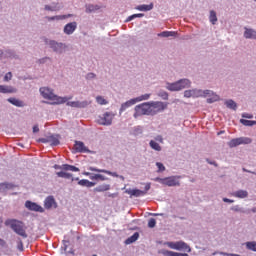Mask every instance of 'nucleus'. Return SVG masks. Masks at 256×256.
<instances>
[{
  "label": "nucleus",
  "instance_id": "obj_1",
  "mask_svg": "<svg viewBox=\"0 0 256 256\" xmlns=\"http://www.w3.org/2000/svg\"><path fill=\"white\" fill-rule=\"evenodd\" d=\"M184 97H209L207 98V103H215V101H219V95L214 94L211 90H186L184 92Z\"/></svg>",
  "mask_w": 256,
  "mask_h": 256
},
{
  "label": "nucleus",
  "instance_id": "obj_2",
  "mask_svg": "<svg viewBox=\"0 0 256 256\" xmlns=\"http://www.w3.org/2000/svg\"><path fill=\"white\" fill-rule=\"evenodd\" d=\"M40 93L44 99H47L48 101H52L51 105H61L62 103H67L69 99L67 97H59L53 93V90L48 87H41L40 88Z\"/></svg>",
  "mask_w": 256,
  "mask_h": 256
},
{
  "label": "nucleus",
  "instance_id": "obj_3",
  "mask_svg": "<svg viewBox=\"0 0 256 256\" xmlns=\"http://www.w3.org/2000/svg\"><path fill=\"white\" fill-rule=\"evenodd\" d=\"M5 225L7 227H10L12 231H14V233L19 235L20 237H23V239H27V228L22 221H19L17 219H8L5 221Z\"/></svg>",
  "mask_w": 256,
  "mask_h": 256
},
{
  "label": "nucleus",
  "instance_id": "obj_4",
  "mask_svg": "<svg viewBox=\"0 0 256 256\" xmlns=\"http://www.w3.org/2000/svg\"><path fill=\"white\" fill-rule=\"evenodd\" d=\"M188 87H191L189 79H182L167 85L168 91H181L182 89H188Z\"/></svg>",
  "mask_w": 256,
  "mask_h": 256
},
{
  "label": "nucleus",
  "instance_id": "obj_5",
  "mask_svg": "<svg viewBox=\"0 0 256 256\" xmlns=\"http://www.w3.org/2000/svg\"><path fill=\"white\" fill-rule=\"evenodd\" d=\"M141 115H151V102H145L135 106L134 118L137 119Z\"/></svg>",
  "mask_w": 256,
  "mask_h": 256
},
{
  "label": "nucleus",
  "instance_id": "obj_6",
  "mask_svg": "<svg viewBox=\"0 0 256 256\" xmlns=\"http://www.w3.org/2000/svg\"><path fill=\"white\" fill-rule=\"evenodd\" d=\"M155 181H158V183L166 185L167 187H179V185H181V183L179 182V176L156 178Z\"/></svg>",
  "mask_w": 256,
  "mask_h": 256
},
{
  "label": "nucleus",
  "instance_id": "obj_7",
  "mask_svg": "<svg viewBox=\"0 0 256 256\" xmlns=\"http://www.w3.org/2000/svg\"><path fill=\"white\" fill-rule=\"evenodd\" d=\"M252 142L253 140L249 137L234 138L228 142V147L233 149V147H239V145H249Z\"/></svg>",
  "mask_w": 256,
  "mask_h": 256
},
{
  "label": "nucleus",
  "instance_id": "obj_8",
  "mask_svg": "<svg viewBox=\"0 0 256 256\" xmlns=\"http://www.w3.org/2000/svg\"><path fill=\"white\" fill-rule=\"evenodd\" d=\"M151 115H157V113H161V111H165L167 109V104L163 102H150Z\"/></svg>",
  "mask_w": 256,
  "mask_h": 256
},
{
  "label": "nucleus",
  "instance_id": "obj_9",
  "mask_svg": "<svg viewBox=\"0 0 256 256\" xmlns=\"http://www.w3.org/2000/svg\"><path fill=\"white\" fill-rule=\"evenodd\" d=\"M97 122L99 125H111L113 123V114L105 112L102 117H99Z\"/></svg>",
  "mask_w": 256,
  "mask_h": 256
},
{
  "label": "nucleus",
  "instance_id": "obj_10",
  "mask_svg": "<svg viewBox=\"0 0 256 256\" xmlns=\"http://www.w3.org/2000/svg\"><path fill=\"white\" fill-rule=\"evenodd\" d=\"M50 48L55 51V53H63L67 49V45L64 43H58L55 40L49 42Z\"/></svg>",
  "mask_w": 256,
  "mask_h": 256
},
{
  "label": "nucleus",
  "instance_id": "obj_11",
  "mask_svg": "<svg viewBox=\"0 0 256 256\" xmlns=\"http://www.w3.org/2000/svg\"><path fill=\"white\" fill-rule=\"evenodd\" d=\"M41 143H50V145L56 147V145H59L60 141H59V136H55V135H50L47 136L46 138H41L40 139Z\"/></svg>",
  "mask_w": 256,
  "mask_h": 256
},
{
  "label": "nucleus",
  "instance_id": "obj_12",
  "mask_svg": "<svg viewBox=\"0 0 256 256\" xmlns=\"http://www.w3.org/2000/svg\"><path fill=\"white\" fill-rule=\"evenodd\" d=\"M68 107H75L77 109H85V107H88L89 105H91V102L89 101H71V102H67Z\"/></svg>",
  "mask_w": 256,
  "mask_h": 256
},
{
  "label": "nucleus",
  "instance_id": "obj_13",
  "mask_svg": "<svg viewBox=\"0 0 256 256\" xmlns=\"http://www.w3.org/2000/svg\"><path fill=\"white\" fill-rule=\"evenodd\" d=\"M25 207L27 209H29V211H36L38 213H43V207H41L40 205H38L35 202H31V201H26L25 203Z\"/></svg>",
  "mask_w": 256,
  "mask_h": 256
},
{
  "label": "nucleus",
  "instance_id": "obj_14",
  "mask_svg": "<svg viewBox=\"0 0 256 256\" xmlns=\"http://www.w3.org/2000/svg\"><path fill=\"white\" fill-rule=\"evenodd\" d=\"M54 169H61L62 171H72L74 173L79 172V168L73 165L69 164H63V165H54Z\"/></svg>",
  "mask_w": 256,
  "mask_h": 256
},
{
  "label": "nucleus",
  "instance_id": "obj_15",
  "mask_svg": "<svg viewBox=\"0 0 256 256\" xmlns=\"http://www.w3.org/2000/svg\"><path fill=\"white\" fill-rule=\"evenodd\" d=\"M84 175H86V177H89L91 181H108L109 180V178L105 177L102 174H91L90 172H84Z\"/></svg>",
  "mask_w": 256,
  "mask_h": 256
},
{
  "label": "nucleus",
  "instance_id": "obj_16",
  "mask_svg": "<svg viewBox=\"0 0 256 256\" xmlns=\"http://www.w3.org/2000/svg\"><path fill=\"white\" fill-rule=\"evenodd\" d=\"M77 29V22H70L64 26V33L66 35H73Z\"/></svg>",
  "mask_w": 256,
  "mask_h": 256
},
{
  "label": "nucleus",
  "instance_id": "obj_17",
  "mask_svg": "<svg viewBox=\"0 0 256 256\" xmlns=\"http://www.w3.org/2000/svg\"><path fill=\"white\" fill-rule=\"evenodd\" d=\"M125 193L130 195V197H143L146 195L145 191L139 189H127Z\"/></svg>",
  "mask_w": 256,
  "mask_h": 256
},
{
  "label": "nucleus",
  "instance_id": "obj_18",
  "mask_svg": "<svg viewBox=\"0 0 256 256\" xmlns=\"http://www.w3.org/2000/svg\"><path fill=\"white\" fill-rule=\"evenodd\" d=\"M45 209H54L57 208V203L55 202V198L53 196H48L44 201Z\"/></svg>",
  "mask_w": 256,
  "mask_h": 256
},
{
  "label": "nucleus",
  "instance_id": "obj_19",
  "mask_svg": "<svg viewBox=\"0 0 256 256\" xmlns=\"http://www.w3.org/2000/svg\"><path fill=\"white\" fill-rule=\"evenodd\" d=\"M89 171H94L95 173H105L106 175H110L111 177H119L117 172H111V171L105 170V169H99V168H95V167H90Z\"/></svg>",
  "mask_w": 256,
  "mask_h": 256
},
{
  "label": "nucleus",
  "instance_id": "obj_20",
  "mask_svg": "<svg viewBox=\"0 0 256 256\" xmlns=\"http://www.w3.org/2000/svg\"><path fill=\"white\" fill-rule=\"evenodd\" d=\"M232 197H236L237 199H246V197H249V192H247V190H238L232 193Z\"/></svg>",
  "mask_w": 256,
  "mask_h": 256
},
{
  "label": "nucleus",
  "instance_id": "obj_21",
  "mask_svg": "<svg viewBox=\"0 0 256 256\" xmlns=\"http://www.w3.org/2000/svg\"><path fill=\"white\" fill-rule=\"evenodd\" d=\"M74 149L77 153L87 152V148L85 147V144L81 141H76L75 142Z\"/></svg>",
  "mask_w": 256,
  "mask_h": 256
},
{
  "label": "nucleus",
  "instance_id": "obj_22",
  "mask_svg": "<svg viewBox=\"0 0 256 256\" xmlns=\"http://www.w3.org/2000/svg\"><path fill=\"white\" fill-rule=\"evenodd\" d=\"M135 98L128 100L127 102L123 103L120 107V113H123V111H127L129 107L135 105Z\"/></svg>",
  "mask_w": 256,
  "mask_h": 256
},
{
  "label": "nucleus",
  "instance_id": "obj_23",
  "mask_svg": "<svg viewBox=\"0 0 256 256\" xmlns=\"http://www.w3.org/2000/svg\"><path fill=\"white\" fill-rule=\"evenodd\" d=\"M244 37L245 39H256V31L253 29H249L247 27L244 28Z\"/></svg>",
  "mask_w": 256,
  "mask_h": 256
},
{
  "label": "nucleus",
  "instance_id": "obj_24",
  "mask_svg": "<svg viewBox=\"0 0 256 256\" xmlns=\"http://www.w3.org/2000/svg\"><path fill=\"white\" fill-rule=\"evenodd\" d=\"M181 249H184V251H187L188 253H191V247L187 245L185 242H176V250L181 251Z\"/></svg>",
  "mask_w": 256,
  "mask_h": 256
},
{
  "label": "nucleus",
  "instance_id": "obj_25",
  "mask_svg": "<svg viewBox=\"0 0 256 256\" xmlns=\"http://www.w3.org/2000/svg\"><path fill=\"white\" fill-rule=\"evenodd\" d=\"M0 93H17V89L12 86L0 85Z\"/></svg>",
  "mask_w": 256,
  "mask_h": 256
},
{
  "label": "nucleus",
  "instance_id": "obj_26",
  "mask_svg": "<svg viewBox=\"0 0 256 256\" xmlns=\"http://www.w3.org/2000/svg\"><path fill=\"white\" fill-rule=\"evenodd\" d=\"M8 103H11L14 107H25V102L17 98H8Z\"/></svg>",
  "mask_w": 256,
  "mask_h": 256
},
{
  "label": "nucleus",
  "instance_id": "obj_27",
  "mask_svg": "<svg viewBox=\"0 0 256 256\" xmlns=\"http://www.w3.org/2000/svg\"><path fill=\"white\" fill-rule=\"evenodd\" d=\"M109 189H111V185L101 184L98 187L94 188V193H103L105 191H109Z\"/></svg>",
  "mask_w": 256,
  "mask_h": 256
},
{
  "label": "nucleus",
  "instance_id": "obj_28",
  "mask_svg": "<svg viewBox=\"0 0 256 256\" xmlns=\"http://www.w3.org/2000/svg\"><path fill=\"white\" fill-rule=\"evenodd\" d=\"M78 185H81V187H95V185H97V183L95 182H91L87 179H82L78 182Z\"/></svg>",
  "mask_w": 256,
  "mask_h": 256
},
{
  "label": "nucleus",
  "instance_id": "obj_29",
  "mask_svg": "<svg viewBox=\"0 0 256 256\" xmlns=\"http://www.w3.org/2000/svg\"><path fill=\"white\" fill-rule=\"evenodd\" d=\"M138 11H151L153 9V3L150 4H142L136 7Z\"/></svg>",
  "mask_w": 256,
  "mask_h": 256
},
{
  "label": "nucleus",
  "instance_id": "obj_30",
  "mask_svg": "<svg viewBox=\"0 0 256 256\" xmlns=\"http://www.w3.org/2000/svg\"><path fill=\"white\" fill-rule=\"evenodd\" d=\"M57 177H61L62 179H73V174L67 173L65 171H60L56 173Z\"/></svg>",
  "mask_w": 256,
  "mask_h": 256
},
{
  "label": "nucleus",
  "instance_id": "obj_31",
  "mask_svg": "<svg viewBox=\"0 0 256 256\" xmlns=\"http://www.w3.org/2000/svg\"><path fill=\"white\" fill-rule=\"evenodd\" d=\"M67 17H71V14L69 15H59V16H53V17H47L48 21H55V19L57 21L63 20V19H67Z\"/></svg>",
  "mask_w": 256,
  "mask_h": 256
},
{
  "label": "nucleus",
  "instance_id": "obj_32",
  "mask_svg": "<svg viewBox=\"0 0 256 256\" xmlns=\"http://www.w3.org/2000/svg\"><path fill=\"white\" fill-rule=\"evenodd\" d=\"M8 189H13V184H11V183H1L0 184V192H5Z\"/></svg>",
  "mask_w": 256,
  "mask_h": 256
},
{
  "label": "nucleus",
  "instance_id": "obj_33",
  "mask_svg": "<svg viewBox=\"0 0 256 256\" xmlns=\"http://www.w3.org/2000/svg\"><path fill=\"white\" fill-rule=\"evenodd\" d=\"M137 239H139V232L134 233L131 237H129L126 240L127 245L131 244V243H135V241H137Z\"/></svg>",
  "mask_w": 256,
  "mask_h": 256
},
{
  "label": "nucleus",
  "instance_id": "obj_34",
  "mask_svg": "<svg viewBox=\"0 0 256 256\" xmlns=\"http://www.w3.org/2000/svg\"><path fill=\"white\" fill-rule=\"evenodd\" d=\"M175 35H177V32L175 31H164L158 34L159 37H175Z\"/></svg>",
  "mask_w": 256,
  "mask_h": 256
},
{
  "label": "nucleus",
  "instance_id": "obj_35",
  "mask_svg": "<svg viewBox=\"0 0 256 256\" xmlns=\"http://www.w3.org/2000/svg\"><path fill=\"white\" fill-rule=\"evenodd\" d=\"M209 21L212 23V25L217 23V13L214 10L210 11Z\"/></svg>",
  "mask_w": 256,
  "mask_h": 256
},
{
  "label": "nucleus",
  "instance_id": "obj_36",
  "mask_svg": "<svg viewBox=\"0 0 256 256\" xmlns=\"http://www.w3.org/2000/svg\"><path fill=\"white\" fill-rule=\"evenodd\" d=\"M226 107H228V109H233L234 111L237 110V103H235V101L233 100H228L225 102Z\"/></svg>",
  "mask_w": 256,
  "mask_h": 256
},
{
  "label": "nucleus",
  "instance_id": "obj_37",
  "mask_svg": "<svg viewBox=\"0 0 256 256\" xmlns=\"http://www.w3.org/2000/svg\"><path fill=\"white\" fill-rule=\"evenodd\" d=\"M150 97H151V94H144V95H141V96H139L137 98H134V101L136 103H139L141 101H147Z\"/></svg>",
  "mask_w": 256,
  "mask_h": 256
},
{
  "label": "nucleus",
  "instance_id": "obj_38",
  "mask_svg": "<svg viewBox=\"0 0 256 256\" xmlns=\"http://www.w3.org/2000/svg\"><path fill=\"white\" fill-rule=\"evenodd\" d=\"M240 122L242 123V125H245L246 127H253V125H256V121L253 120L241 119Z\"/></svg>",
  "mask_w": 256,
  "mask_h": 256
},
{
  "label": "nucleus",
  "instance_id": "obj_39",
  "mask_svg": "<svg viewBox=\"0 0 256 256\" xmlns=\"http://www.w3.org/2000/svg\"><path fill=\"white\" fill-rule=\"evenodd\" d=\"M151 149H154V151H161V145H159V143L151 140L149 143Z\"/></svg>",
  "mask_w": 256,
  "mask_h": 256
},
{
  "label": "nucleus",
  "instance_id": "obj_40",
  "mask_svg": "<svg viewBox=\"0 0 256 256\" xmlns=\"http://www.w3.org/2000/svg\"><path fill=\"white\" fill-rule=\"evenodd\" d=\"M97 9H99V6L89 4L86 6V13H93V11H97Z\"/></svg>",
  "mask_w": 256,
  "mask_h": 256
},
{
  "label": "nucleus",
  "instance_id": "obj_41",
  "mask_svg": "<svg viewBox=\"0 0 256 256\" xmlns=\"http://www.w3.org/2000/svg\"><path fill=\"white\" fill-rule=\"evenodd\" d=\"M137 17H145V14H133L126 19V23H129V21H133V19H137Z\"/></svg>",
  "mask_w": 256,
  "mask_h": 256
},
{
  "label": "nucleus",
  "instance_id": "obj_42",
  "mask_svg": "<svg viewBox=\"0 0 256 256\" xmlns=\"http://www.w3.org/2000/svg\"><path fill=\"white\" fill-rule=\"evenodd\" d=\"M166 255H168V256H189L187 253H179V252H173V251H167Z\"/></svg>",
  "mask_w": 256,
  "mask_h": 256
},
{
  "label": "nucleus",
  "instance_id": "obj_43",
  "mask_svg": "<svg viewBox=\"0 0 256 256\" xmlns=\"http://www.w3.org/2000/svg\"><path fill=\"white\" fill-rule=\"evenodd\" d=\"M96 101L98 105H107V103H109L107 100H105V98H103L102 96H97L96 97Z\"/></svg>",
  "mask_w": 256,
  "mask_h": 256
},
{
  "label": "nucleus",
  "instance_id": "obj_44",
  "mask_svg": "<svg viewBox=\"0 0 256 256\" xmlns=\"http://www.w3.org/2000/svg\"><path fill=\"white\" fill-rule=\"evenodd\" d=\"M246 246L250 251H256V242H247Z\"/></svg>",
  "mask_w": 256,
  "mask_h": 256
},
{
  "label": "nucleus",
  "instance_id": "obj_45",
  "mask_svg": "<svg viewBox=\"0 0 256 256\" xmlns=\"http://www.w3.org/2000/svg\"><path fill=\"white\" fill-rule=\"evenodd\" d=\"M155 225H157V221L155 220V218H151L149 221H148V227L150 229H153V227H155Z\"/></svg>",
  "mask_w": 256,
  "mask_h": 256
},
{
  "label": "nucleus",
  "instance_id": "obj_46",
  "mask_svg": "<svg viewBox=\"0 0 256 256\" xmlns=\"http://www.w3.org/2000/svg\"><path fill=\"white\" fill-rule=\"evenodd\" d=\"M45 10L46 11H59V7L46 5Z\"/></svg>",
  "mask_w": 256,
  "mask_h": 256
},
{
  "label": "nucleus",
  "instance_id": "obj_47",
  "mask_svg": "<svg viewBox=\"0 0 256 256\" xmlns=\"http://www.w3.org/2000/svg\"><path fill=\"white\" fill-rule=\"evenodd\" d=\"M156 166H157V168H158V171H165V166L163 165V163H161V162H157L156 163Z\"/></svg>",
  "mask_w": 256,
  "mask_h": 256
},
{
  "label": "nucleus",
  "instance_id": "obj_48",
  "mask_svg": "<svg viewBox=\"0 0 256 256\" xmlns=\"http://www.w3.org/2000/svg\"><path fill=\"white\" fill-rule=\"evenodd\" d=\"M12 78H13V74L11 72H8L4 76V81H11Z\"/></svg>",
  "mask_w": 256,
  "mask_h": 256
},
{
  "label": "nucleus",
  "instance_id": "obj_49",
  "mask_svg": "<svg viewBox=\"0 0 256 256\" xmlns=\"http://www.w3.org/2000/svg\"><path fill=\"white\" fill-rule=\"evenodd\" d=\"M232 211H235L236 213H240L241 211H243V209H241V207H239V205L233 206L231 208Z\"/></svg>",
  "mask_w": 256,
  "mask_h": 256
},
{
  "label": "nucleus",
  "instance_id": "obj_50",
  "mask_svg": "<svg viewBox=\"0 0 256 256\" xmlns=\"http://www.w3.org/2000/svg\"><path fill=\"white\" fill-rule=\"evenodd\" d=\"M168 247H170V249H177V242H169Z\"/></svg>",
  "mask_w": 256,
  "mask_h": 256
},
{
  "label": "nucleus",
  "instance_id": "obj_51",
  "mask_svg": "<svg viewBox=\"0 0 256 256\" xmlns=\"http://www.w3.org/2000/svg\"><path fill=\"white\" fill-rule=\"evenodd\" d=\"M86 78L87 79H95V74L94 73H88Z\"/></svg>",
  "mask_w": 256,
  "mask_h": 256
},
{
  "label": "nucleus",
  "instance_id": "obj_52",
  "mask_svg": "<svg viewBox=\"0 0 256 256\" xmlns=\"http://www.w3.org/2000/svg\"><path fill=\"white\" fill-rule=\"evenodd\" d=\"M224 203H235V200H231L229 198H223Z\"/></svg>",
  "mask_w": 256,
  "mask_h": 256
},
{
  "label": "nucleus",
  "instance_id": "obj_53",
  "mask_svg": "<svg viewBox=\"0 0 256 256\" xmlns=\"http://www.w3.org/2000/svg\"><path fill=\"white\" fill-rule=\"evenodd\" d=\"M156 141H159V143H163V136L159 135L155 138Z\"/></svg>",
  "mask_w": 256,
  "mask_h": 256
},
{
  "label": "nucleus",
  "instance_id": "obj_54",
  "mask_svg": "<svg viewBox=\"0 0 256 256\" xmlns=\"http://www.w3.org/2000/svg\"><path fill=\"white\" fill-rule=\"evenodd\" d=\"M108 197H111L112 199H115V197H119V193L109 194Z\"/></svg>",
  "mask_w": 256,
  "mask_h": 256
},
{
  "label": "nucleus",
  "instance_id": "obj_55",
  "mask_svg": "<svg viewBox=\"0 0 256 256\" xmlns=\"http://www.w3.org/2000/svg\"><path fill=\"white\" fill-rule=\"evenodd\" d=\"M149 189H151V184L150 183L145 185V190L144 191L146 192V194H147V191H149Z\"/></svg>",
  "mask_w": 256,
  "mask_h": 256
},
{
  "label": "nucleus",
  "instance_id": "obj_56",
  "mask_svg": "<svg viewBox=\"0 0 256 256\" xmlns=\"http://www.w3.org/2000/svg\"><path fill=\"white\" fill-rule=\"evenodd\" d=\"M161 97H163V99H169V94H167L166 92H163L161 94Z\"/></svg>",
  "mask_w": 256,
  "mask_h": 256
},
{
  "label": "nucleus",
  "instance_id": "obj_57",
  "mask_svg": "<svg viewBox=\"0 0 256 256\" xmlns=\"http://www.w3.org/2000/svg\"><path fill=\"white\" fill-rule=\"evenodd\" d=\"M18 249H19V251H23V242L22 241L19 242Z\"/></svg>",
  "mask_w": 256,
  "mask_h": 256
},
{
  "label": "nucleus",
  "instance_id": "obj_58",
  "mask_svg": "<svg viewBox=\"0 0 256 256\" xmlns=\"http://www.w3.org/2000/svg\"><path fill=\"white\" fill-rule=\"evenodd\" d=\"M33 133H39V126L33 127Z\"/></svg>",
  "mask_w": 256,
  "mask_h": 256
},
{
  "label": "nucleus",
  "instance_id": "obj_59",
  "mask_svg": "<svg viewBox=\"0 0 256 256\" xmlns=\"http://www.w3.org/2000/svg\"><path fill=\"white\" fill-rule=\"evenodd\" d=\"M243 171H244L245 173H253V175H255V172H251V171H249V170H247V169H245V168H243Z\"/></svg>",
  "mask_w": 256,
  "mask_h": 256
},
{
  "label": "nucleus",
  "instance_id": "obj_60",
  "mask_svg": "<svg viewBox=\"0 0 256 256\" xmlns=\"http://www.w3.org/2000/svg\"><path fill=\"white\" fill-rule=\"evenodd\" d=\"M242 117H246L247 119H253V116H247L245 114H243Z\"/></svg>",
  "mask_w": 256,
  "mask_h": 256
},
{
  "label": "nucleus",
  "instance_id": "obj_61",
  "mask_svg": "<svg viewBox=\"0 0 256 256\" xmlns=\"http://www.w3.org/2000/svg\"><path fill=\"white\" fill-rule=\"evenodd\" d=\"M4 244H5V241L0 238V245H4Z\"/></svg>",
  "mask_w": 256,
  "mask_h": 256
},
{
  "label": "nucleus",
  "instance_id": "obj_62",
  "mask_svg": "<svg viewBox=\"0 0 256 256\" xmlns=\"http://www.w3.org/2000/svg\"><path fill=\"white\" fill-rule=\"evenodd\" d=\"M252 213H256V207L251 209Z\"/></svg>",
  "mask_w": 256,
  "mask_h": 256
},
{
  "label": "nucleus",
  "instance_id": "obj_63",
  "mask_svg": "<svg viewBox=\"0 0 256 256\" xmlns=\"http://www.w3.org/2000/svg\"><path fill=\"white\" fill-rule=\"evenodd\" d=\"M0 57H3V50H0Z\"/></svg>",
  "mask_w": 256,
  "mask_h": 256
},
{
  "label": "nucleus",
  "instance_id": "obj_64",
  "mask_svg": "<svg viewBox=\"0 0 256 256\" xmlns=\"http://www.w3.org/2000/svg\"><path fill=\"white\" fill-rule=\"evenodd\" d=\"M63 243H69V241H65V240H64Z\"/></svg>",
  "mask_w": 256,
  "mask_h": 256
}]
</instances>
